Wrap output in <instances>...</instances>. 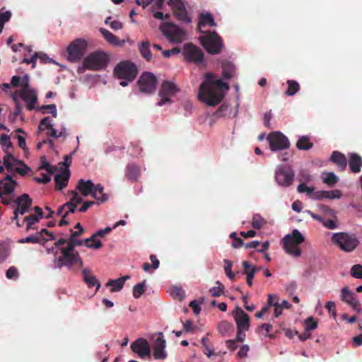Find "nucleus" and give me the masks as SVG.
I'll use <instances>...</instances> for the list:
<instances>
[{
	"label": "nucleus",
	"mask_w": 362,
	"mask_h": 362,
	"mask_svg": "<svg viewBox=\"0 0 362 362\" xmlns=\"http://www.w3.org/2000/svg\"><path fill=\"white\" fill-rule=\"evenodd\" d=\"M229 89L227 83L221 79H214V74L207 73L202 83L198 93V98L209 106H216L223 100L225 93Z\"/></svg>",
	"instance_id": "nucleus-1"
},
{
	"label": "nucleus",
	"mask_w": 362,
	"mask_h": 362,
	"mask_svg": "<svg viewBox=\"0 0 362 362\" xmlns=\"http://www.w3.org/2000/svg\"><path fill=\"white\" fill-rule=\"evenodd\" d=\"M83 244V240H79L77 238H69L67 245L65 247H59L60 255L57 259L58 267L61 269L63 267H66L69 269H72L74 266H78L81 268L83 265L81 257L77 251H75L76 246H81Z\"/></svg>",
	"instance_id": "nucleus-2"
},
{
	"label": "nucleus",
	"mask_w": 362,
	"mask_h": 362,
	"mask_svg": "<svg viewBox=\"0 0 362 362\" xmlns=\"http://www.w3.org/2000/svg\"><path fill=\"white\" fill-rule=\"evenodd\" d=\"M331 240L334 245L345 252H353L360 243L355 234L346 232L334 233Z\"/></svg>",
	"instance_id": "nucleus-3"
},
{
	"label": "nucleus",
	"mask_w": 362,
	"mask_h": 362,
	"mask_svg": "<svg viewBox=\"0 0 362 362\" xmlns=\"http://www.w3.org/2000/svg\"><path fill=\"white\" fill-rule=\"evenodd\" d=\"M283 247L286 252L295 257H300L302 251L299 245L305 241V237L297 229L287 234L282 240Z\"/></svg>",
	"instance_id": "nucleus-4"
},
{
	"label": "nucleus",
	"mask_w": 362,
	"mask_h": 362,
	"mask_svg": "<svg viewBox=\"0 0 362 362\" xmlns=\"http://www.w3.org/2000/svg\"><path fill=\"white\" fill-rule=\"evenodd\" d=\"M201 45L211 54H218L223 47V41L216 32L209 31L199 37Z\"/></svg>",
	"instance_id": "nucleus-5"
},
{
	"label": "nucleus",
	"mask_w": 362,
	"mask_h": 362,
	"mask_svg": "<svg viewBox=\"0 0 362 362\" xmlns=\"http://www.w3.org/2000/svg\"><path fill=\"white\" fill-rule=\"evenodd\" d=\"M109 62L108 56L103 52H95L86 57L83 62L86 69L98 71L105 69Z\"/></svg>",
	"instance_id": "nucleus-6"
},
{
	"label": "nucleus",
	"mask_w": 362,
	"mask_h": 362,
	"mask_svg": "<svg viewBox=\"0 0 362 362\" xmlns=\"http://www.w3.org/2000/svg\"><path fill=\"white\" fill-rule=\"evenodd\" d=\"M137 74L136 66L129 61L121 62L114 69V74L116 77L129 81H134Z\"/></svg>",
	"instance_id": "nucleus-7"
},
{
	"label": "nucleus",
	"mask_w": 362,
	"mask_h": 362,
	"mask_svg": "<svg viewBox=\"0 0 362 362\" xmlns=\"http://www.w3.org/2000/svg\"><path fill=\"white\" fill-rule=\"evenodd\" d=\"M183 55L185 59L197 65L206 66L203 51L192 42L187 43L183 47Z\"/></svg>",
	"instance_id": "nucleus-8"
},
{
	"label": "nucleus",
	"mask_w": 362,
	"mask_h": 362,
	"mask_svg": "<svg viewBox=\"0 0 362 362\" xmlns=\"http://www.w3.org/2000/svg\"><path fill=\"white\" fill-rule=\"evenodd\" d=\"M272 151H281L290 147L288 139L280 132H273L267 138Z\"/></svg>",
	"instance_id": "nucleus-9"
},
{
	"label": "nucleus",
	"mask_w": 362,
	"mask_h": 362,
	"mask_svg": "<svg viewBox=\"0 0 362 362\" xmlns=\"http://www.w3.org/2000/svg\"><path fill=\"white\" fill-rule=\"evenodd\" d=\"M160 29L166 38L172 42L180 43L184 40L185 33L174 24L165 23L160 26Z\"/></svg>",
	"instance_id": "nucleus-10"
},
{
	"label": "nucleus",
	"mask_w": 362,
	"mask_h": 362,
	"mask_svg": "<svg viewBox=\"0 0 362 362\" xmlns=\"http://www.w3.org/2000/svg\"><path fill=\"white\" fill-rule=\"evenodd\" d=\"M87 47L86 40L78 38L74 40L67 47L68 59L70 62H76L82 58Z\"/></svg>",
	"instance_id": "nucleus-11"
},
{
	"label": "nucleus",
	"mask_w": 362,
	"mask_h": 362,
	"mask_svg": "<svg viewBox=\"0 0 362 362\" xmlns=\"http://www.w3.org/2000/svg\"><path fill=\"white\" fill-rule=\"evenodd\" d=\"M156 83L157 78L156 76L148 71L143 73L137 81L140 91L148 94L155 92Z\"/></svg>",
	"instance_id": "nucleus-12"
},
{
	"label": "nucleus",
	"mask_w": 362,
	"mask_h": 362,
	"mask_svg": "<svg viewBox=\"0 0 362 362\" xmlns=\"http://www.w3.org/2000/svg\"><path fill=\"white\" fill-rule=\"evenodd\" d=\"M177 90L178 89L174 83L165 81L159 90L158 95L160 97V100L158 102L157 105L162 106L166 103H170L171 102L170 97L173 96Z\"/></svg>",
	"instance_id": "nucleus-13"
},
{
	"label": "nucleus",
	"mask_w": 362,
	"mask_h": 362,
	"mask_svg": "<svg viewBox=\"0 0 362 362\" xmlns=\"http://www.w3.org/2000/svg\"><path fill=\"white\" fill-rule=\"evenodd\" d=\"M275 178L279 185L288 187L293 183L294 173L290 168L280 165L276 170Z\"/></svg>",
	"instance_id": "nucleus-14"
},
{
	"label": "nucleus",
	"mask_w": 362,
	"mask_h": 362,
	"mask_svg": "<svg viewBox=\"0 0 362 362\" xmlns=\"http://www.w3.org/2000/svg\"><path fill=\"white\" fill-rule=\"evenodd\" d=\"M131 349L141 358L149 357L151 355L150 344L144 338H139L133 341L131 344Z\"/></svg>",
	"instance_id": "nucleus-15"
},
{
	"label": "nucleus",
	"mask_w": 362,
	"mask_h": 362,
	"mask_svg": "<svg viewBox=\"0 0 362 362\" xmlns=\"http://www.w3.org/2000/svg\"><path fill=\"white\" fill-rule=\"evenodd\" d=\"M165 340L162 332L158 333V337L153 343V356L156 360H164L167 357Z\"/></svg>",
	"instance_id": "nucleus-16"
},
{
	"label": "nucleus",
	"mask_w": 362,
	"mask_h": 362,
	"mask_svg": "<svg viewBox=\"0 0 362 362\" xmlns=\"http://www.w3.org/2000/svg\"><path fill=\"white\" fill-rule=\"evenodd\" d=\"M168 5L172 7L175 17L183 22H191L190 18L187 16V12L184 3L182 0H169Z\"/></svg>",
	"instance_id": "nucleus-17"
},
{
	"label": "nucleus",
	"mask_w": 362,
	"mask_h": 362,
	"mask_svg": "<svg viewBox=\"0 0 362 362\" xmlns=\"http://www.w3.org/2000/svg\"><path fill=\"white\" fill-rule=\"evenodd\" d=\"M341 298L343 301L347 303L356 312L358 313L362 312L359 300L357 299L355 293L347 287L341 289Z\"/></svg>",
	"instance_id": "nucleus-18"
},
{
	"label": "nucleus",
	"mask_w": 362,
	"mask_h": 362,
	"mask_svg": "<svg viewBox=\"0 0 362 362\" xmlns=\"http://www.w3.org/2000/svg\"><path fill=\"white\" fill-rule=\"evenodd\" d=\"M234 319L237 324V329L248 330L250 328V317L240 307L233 311Z\"/></svg>",
	"instance_id": "nucleus-19"
},
{
	"label": "nucleus",
	"mask_w": 362,
	"mask_h": 362,
	"mask_svg": "<svg viewBox=\"0 0 362 362\" xmlns=\"http://www.w3.org/2000/svg\"><path fill=\"white\" fill-rule=\"evenodd\" d=\"M17 185V182L13 179L11 175H6L3 179L0 180V197L4 195L11 194Z\"/></svg>",
	"instance_id": "nucleus-20"
},
{
	"label": "nucleus",
	"mask_w": 362,
	"mask_h": 362,
	"mask_svg": "<svg viewBox=\"0 0 362 362\" xmlns=\"http://www.w3.org/2000/svg\"><path fill=\"white\" fill-rule=\"evenodd\" d=\"M20 98L26 103L28 110H33L35 108V104L37 100V93L34 89L20 90Z\"/></svg>",
	"instance_id": "nucleus-21"
},
{
	"label": "nucleus",
	"mask_w": 362,
	"mask_h": 362,
	"mask_svg": "<svg viewBox=\"0 0 362 362\" xmlns=\"http://www.w3.org/2000/svg\"><path fill=\"white\" fill-rule=\"evenodd\" d=\"M14 202L17 205L16 209L18 212H20V214L21 215H23L29 211L33 203L32 199L30 198L28 194H23Z\"/></svg>",
	"instance_id": "nucleus-22"
},
{
	"label": "nucleus",
	"mask_w": 362,
	"mask_h": 362,
	"mask_svg": "<svg viewBox=\"0 0 362 362\" xmlns=\"http://www.w3.org/2000/svg\"><path fill=\"white\" fill-rule=\"evenodd\" d=\"M71 194L72 195L69 202L64 204V206L67 209V211L64 214L65 216H68L69 213H74L76 206L78 204L83 202V198L76 191H71Z\"/></svg>",
	"instance_id": "nucleus-23"
},
{
	"label": "nucleus",
	"mask_w": 362,
	"mask_h": 362,
	"mask_svg": "<svg viewBox=\"0 0 362 362\" xmlns=\"http://www.w3.org/2000/svg\"><path fill=\"white\" fill-rule=\"evenodd\" d=\"M81 274L83 276V280L88 286V288H92L95 286L96 291H98L100 288V283L96 279L95 276L92 274V272L90 269L85 268L81 271Z\"/></svg>",
	"instance_id": "nucleus-24"
},
{
	"label": "nucleus",
	"mask_w": 362,
	"mask_h": 362,
	"mask_svg": "<svg viewBox=\"0 0 362 362\" xmlns=\"http://www.w3.org/2000/svg\"><path fill=\"white\" fill-rule=\"evenodd\" d=\"M308 214H309L313 219L322 223L323 226L331 230H334L338 228V223L337 216L333 217V219L325 220L321 216L312 212L310 210H307L305 211Z\"/></svg>",
	"instance_id": "nucleus-25"
},
{
	"label": "nucleus",
	"mask_w": 362,
	"mask_h": 362,
	"mask_svg": "<svg viewBox=\"0 0 362 362\" xmlns=\"http://www.w3.org/2000/svg\"><path fill=\"white\" fill-rule=\"evenodd\" d=\"M95 185L91 180H80L76 185V189L78 190L84 197L91 195L94 190Z\"/></svg>",
	"instance_id": "nucleus-26"
},
{
	"label": "nucleus",
	"mask_w": 362,
	"mask_h": 362,
	"mask_svg": "<svg viewBox=\"0 0 362 362\" xmlns=\"http://www.w3.org/2000/svg\"><path fill=\"white\" fill-rule=\"evenodd\" d=\"M243 274L246 275V281L249 286H252V279L255 273L259 271V269L254 267L247 261L243 262Z\"/></svg>",
	"instance_id": "nucleus-27"
},
{
	"label": "nucleus",
	"mask_w": 362,
	"mask_h": 362,
	"mask_svg": "<svg viewBox=\"0 0 362 362\" xmlns=\"http://www.w3.org/2000/svg\"><path fill=\"white\" fill-rule=\"evenodd\" d=\"M349 165L352 173H360L362 167V158L357 153H350L349 155Z\"/></svg>",
	"instance_id": "nucleus-28"
},
{
	"label": "nucleus",
	"mask_w": 362,
	"mask_h": 362,
	"mask_svg": "<svg viewBox=\"0 0 362 362\" xmlns=\"http://www.w3.org/2000/svg\"><path fill=\"white\" fill-rule=\"evenodd\" d=\"M100 32L103 37L107 40V42L112 45L122 47L125 43L124 40H119L117 36L113 35L111 32L105 28H100Z\"/></svg>",
	"instance_id": "nucleus-29"
},
{
	"label": "nucleus",
	"mask_w": 362,
	"mask_h": 362,
	"mask_svg": "<svg viewBox=\"0 0 362 362\" xmlns=\"http://www.w3.org/2000/svg\"><path fill=\"white\" fill-rule=\"evenodd\" d=\"M330 160L335 163L340 170L344 171L347 165V160L346 156L339 152V151H333L330 158Z\"/></svg>",
	"instance_id": "nucleus-30"
},
{
	"label": "nucleus",
	"mask_w": 362,
	"mask_h": 362,
	"mask_svg": "<svg viewBox=\"0 0 362 362\" xmlns=\"http://www.w3.org/2000/svg\"><path fill=\"white\" fill-rule=\"evenodd\" d=\"M70 177V171L66 170L63 173H58L54 177V182L56 184V189L62 190L68 185L69 179Z\"/></svg>",
	"instance_id": "nucleus-31"
},
{
	"label": "nucleus",
	"mask_w": 362,
	"mask_h": 362,
	"mask_svg": "<svg viewBox=\"0 0 362 362\" xmlns=\"http://www.w3.org/2000/svg\"><path fill=\"white\" fill-rule=\"evenodd\" d=\"M140 168L134 163H129L126 167L125 175L132 182H136L140 176Z\"/></svg>",
	"instance_id": "nucleus-32"
},
{
	"label": "nucleus",
	"mask_w": 362,
	"mask_h": 362,
	"mask_svg": "<svg viewBox=\"0 0 362 362\" xmlns=\"http://www.w3.org/2000/svg\"><path fill=\"white\" fill-rule=\"evenodd\" d=\"M223 77L226 79L233 78L235 73V66L230 62L224 60L222 62Z\"/></svg>",
	"instance_id": "nucleus-33"
},
{
	"label": "nucleus",
	"mask_w": 362,
	"mask_h": 362,
	"mask_svg": "<svg viewBox=\"0 0 362 362\" xmlns=\"http://www.w3.org/2000/svg\"><path fill=\"white\" fill-rule=\"evenodd\" d=\"M138 48L141 56L147 62H150L153 57L150 50V42L148 40L141 42L139 44Z\"/></svg>",
	"instance_id": "nucleus-34"
},
{
	"label": "nucleus",
	"mask_w": 362,
	"mask_h": 362,
	"mask_svg": "<svg viewBox=\"0 0 362 362\" xmlns=\"http://www.w3.org/2000/svg\"><path fill=\"white\" fill-rule=\"evenodd\" d=\"M3 163L6 170L12 173V174L16 168L15 163L23 164V162L16 160L11 153L6 155L3 158Z\"/></svg>",
	"instance_id": "nucleus-35"
},
{
	"label": "nucleus",
	"mask_w": 362,
	"mask_h": 362,
	"mask_svg": "<svg viewBox=\"0 0 362 362\" xmlns=\"http://www.w3.org/2000/svg\"><path fill=\"white\" fill-rule=\"evenodd\" d=\"M199 18L200 21L198 24L199 30H200L202 26H205L206 25H209L211 27L216 26L214 19L210 13H201Z\"/></svg>",
	"instance_id": "nucleus-36"
},
{
	"label": "nucleus",
	"mask_w": 362,
	"mask_h": 362,
	"mask_svg": "<svg viewBox=\"0 0 362 362\" xmlns=\"http://www.w3.org/2000/svg\"><path fill=\"white\" fill-rule=\"evenodd\" d=\"M92 197L100 202H104L107 200V196L104 193V187L102 185L98 184L95 185Z\"/></svg>",
	"instance_id": "nucleus-37"
},
{
	"label": "nucleus",
	"mask_w": 362,
	"mask_h": 362,
	"mask_svg": "<svg viewBox=\"0 0 362 362\" xmlns=\"http://www.w3.org/2000/svg\"><path fill=\"white\" fill-rule=\"evenodd\" d=\"M313 146V144L310 141V138L308 136H300L296 142V148L299 150H309Z\"/></svg>",
	"instance_id": "nucleus-38"
},
{
	"label": "nucleus",
	"mask_w": 362,
	"mask_h": 362,
	"mask_svg": "<svg viewBox=\"0 0 362 362\" xmlns=\"http://www.w3.org/2000/svg\"><path fill=\"white\" fill-rule=\"evenodd\" d=\"M218 330L222 336L225 337L233 331V325L227 321H221L218 325Z\"/></svg>",
	"instance_id": "nucleus-39"
},
{
	"label": "nucleus",
	"mask_w": 362,
	"mask_h": 362,
	"mask_svg": "<svg viewBox=\"0 0 362 362\" xmlns=\"http://www.w3.org/2000/svg\"><path fill=\"white\" fill-rule=\"evenodd\" d=\"M288 88L285 91V94L288 96H293L297 93L300 90V85L298 83L293 80L287 81Z\"/></svg>",
	"instance_id": "nucleus-40"
},
{
	"label": "nucleus",
	"mask_w": 362,
	"mask_h": 362,
	"mask_svg": "<svg viewBox=\"0 0 362 362\" xmlns=\"http://www.w3.org/2000/svg\"><path fill=\"white\" fill-rule=\"evenodd\" d=\"M106 286H111L110 291L111 292H118L124 286L123 281L119 278L117 279H110L106 284Z\"/></svg>",
	"instance_id": "nucleus-41"
},
{
	"label": "nucleus",
	"mask_w": 362,
	"mask_h": 362,
	"mask_svg": "<svg viewBox=\"0 0 362 362\" xmlns=\"http://www.w3.org/2000/svg\"><path fill=\"white\" fill-rule=\"evenodd\" d=\"M322 178L323 182L329 186L335 185L339 180L338 177L334 173L332 172L327 173H324L322 174Z\"/></svg>",
	"instance_id": "nucleus-42"
},
{
	"label": "nucleus",
	"mask_w": 362,
	"mask_h": 362,
	"mask_svg": "<svg viewBox=\"0 0 362 362\" xmlns=\"http://www.w3.org/2000/svg\"><path fill=\"white\" fill-rule=\"evenodd\" d=\"M40 219L35 214H30L24 218V221L26 222V231L28 232L31 229H35L36 228L33 226L38 223Z\"/></svg>",
	"instance_id": "nucleus-43"
},
{
	"label": "nucleus",
	"mask_w": 362,
	"mask_h": 362,
	"mask_svg": "<svg viewBox=\"0 0 362 362\" xmlns=\"http://www.w3.org/2000/svg\"><path fill=\"white\" fill-rule=\"evenodd\" d=\"M267 223L266 220L259 214H255L252 216V226L255 229H259Z\"/></svg>",
	"instance_id": "nucleus-44"
},
{
	"label": "nucleus",
	"mask_w": 362,
	"mask_h": 362,
	"mask_svg": "<svg viewBox=\"0 0 362 362\" xmlns=\"http://www.w3.org/2000/svg\"><path fill=\"white\" fill-rule=\"evenodd\" d=\"M83 242L86 246L88 248L99 249L103 245L101 241L99 240H95V238H93V235L90 238H86L84 240H83Z\"/></svg>",
	"instance_id": "nucleus-45"
},
{
	"label": "nucleus",
	"mask_w": 362,
	"mask_h": 362,
	"mask_svg": "<svg viewBox=\"0 0 362 362\" xmlns=\"http://www.w3.org/2000/svg\"><path fill=\"white\" fill-rule=\"evenodd\" d=\"M37 110H42V113H51L54 117H57V106L54 104L42 105L37 108Z\"/></svg>",
	"instance_id": "nucleus-46"
},
{
	"label": "nucleus",
	"mask_w": 362,
	"mask_h": 362,
	"mask_svg": "<svg viewBox=\"0 0 362 362\" xmlns=\"http://www.w3.org/2000/svg\"><path fill=\"white\" fill-rule=\"evenodd\" d=\"M10 254V247L5 243H0V262H4Z\"/></svg>",
	"instance_id": "nucleus-47"
},
{
	"label": "nucleus",
	"mask_w": 362,
	"mask_h": 362,
	"mask_svg": "<svg viewBox=\"0 0 362 362\" xmlns=\"http://www.w3.org/2000/svg\"><path fill=\"white\" fill-rule=\"evenodd\" d=\"M44 169L49 174H53L57 171L55 166L51 165L46 160L45 156L41 157V165L39 170Z\"/></svg>",
	"instance_id": "nucleus-48"
},
{
	"label": "nucleus",
	"mask_w": 362,
	"mask_h": 362,
	"mask_svg": "<svg viewBox=\"0 0 362 362\" xmlns=\"http://www.w3.org/2000/svg\"><path fill=\"white\" fill-rule=\"evenodd\" d=\"M146 284L145 281L139 283L133 288V296L135 298H139L145 292Z\"/></svg>",
	"instance_id": "nucleus-49"
},
{
	"label": "nucleus",
	"mask_w": 362,
	"mask_h": 362,
	"mask_svg": "<svg viewBox=\"0 0 362 362\" xmlns=\"http://www.w3.org/2000/svg\"><path fill=\"white\" fill-rule=\"evenodd\" d=\"M39 237L40 235L35 233L34 235L26 237L25 238L20 240L18 242L20 243H39L41 245H45Z\"/></svg>",
	"instance_id": "nucleus-50"
},
{
	"label": "nucleus",
	"mask_w": 362,
	"mask_h": 362,
	"mask_svg": "<svg viewBox=\"0 0 362 362\" xmlns=\"http://www.w3.org/2000/svg\"><path fill=\"white\" fill-rule=\"evenodd\" d=\"M218 286H214L209 289V293L213 297H218L223 294L224 286L219 281L216 283Z\"/></svg>",
	"instance_id": "nucleus-51"
},
{
	"label": "nucleus",
	"mask_w": 362,
	"mask_h": 362,
	"mask_svg": "<svg viewBox=\"0 0 362 362\" xmlns=\"http://www.w3.org/2000/svg\"><path fill=\"white\" fill-rule=\"evenodd\" d=\"M324 194V199H340L342 196V193L339 189H334L331 191H326L325 190V192L322 193Z\"/></svg>",
	"instance_id": "nucleus-52"
},
{
	"label": "nucleus",
	"mask_w": 362,
	"mask_h": 362,
	"mask_svg": "<svg viewBox=\"0 0 362 362\" xmlns=\"http://www.w3.org/2000/svg\"><path fill=\"white\" fill-rule=\"evenodd\" d=\"M170 294L173 298L180 300H182L185 296V291L177 286H175L171 289Z\"/></svg>",
	"instance_id": "nucleus-53"
},
{
	"label": "nucleus",
	"mask_w": 362,
	"mask_h": 362,
	"mask_svg": "<svg viewBox=\"0 0 362 362\" xmlns=\"http://www.w3.org/2000/svg\"><path fill=\"white\" fill-rule=\"evenodd\" d=\"M209 339L206 337H204L202 339V344L204 346L203 352L204 354H206L208 357L214 355V349L211 348L210 346L208 344Z\"/></svg>",
	"instance_id": "nucleus-54"
},
{
	"label": "nucleus",
	"mask_w": 362,
	"mask_h": 362,
	"mask_svg": "<svg viewBox=\"0 0 362 362\" xmlns=\"http://www.w3.org/2000/svg\"><path fill=\"white\" fill-rule=\"evenodd\" d=\"M224 270L226 276L231 280L235 279V274L232 272V262L230 260L224 259Z\"/></svg>",
	"instance_id": "nucleus-55"
},
{
	"label": "nucleus",
	"mask_w": 362,
	"mask_h": 362,
	"mask_svg": "<svg viewBox=\"0 0 362 362\" xmlns=\"http://www.w3.org/2000/svg\"><path fill=\"white\" fill-rule=\"evenodd\" d=\"M305 330L310 332L317 327V322L314 320L313 316L309 317L305 320Z\"/></svg>",
	"instance_id": "nucleus-56"
},
{
	"label": "nucleus",
	"mask_w": 362,
	"mask_h": 362,
	"mask_svg": "<svg viewBox=\"0 0 362 362\" xmlns=\"http://www.w3.org/2000/svg\"><path fill=\"white\" fill-rule=\"evenodd\" d=\"M350 274L356 279H362V265L355 264L350 270Z\"/></svg>",
	"instance_id": "nucleus-57"
},
{
	"label": "nucleus",
	"mask_w": 362,
	"mask_h": 362,
	"mask_svg": "<svg viewBox=\"0 0 362 362\" xmlns=\"http://www.w3.org/2000/svg\"><path fill=\"white\" fill-rule=\"evenodd\" d=\"M52 119L49 117H44L40 122L38 130L39 132H42L45 129L51 128L53 125L51 123Z\"/></svg>",
	"instance_id": "nucleus-58"
},
{
	"label": "nucleus",
	"mask_w": 362,
	"mask_h": 362,
	"mask_svg": "<svg viewBox=\"0 0 362 362\" xmlns=\"http://www.w3.org/2000/svg\"><path fill=\"white\" fill-rule=\"evenodd\" d=\"M11 17V13L10 11H6L4 13H0V33L2 32L4 23L10 20Z\"/></svg>",
	"instance_id": "nucleus-59"
},
{
	"label": "nucleus",
	"mask_w": 362,
	"mask_h": 362,
	"mask_svg": "<svg viewBox=\"0 0 362 362\" xmlns=\"http://www.w3.org/2000/svg\"><path fill=\"white\" fill-rule=\"evenodd\" d=\"M48 131L46 133L48 136H52L54 138H59L61 136H64L65 134V129H62L59 133H57V130L53 127V126L51 128L47 129Z\"/></svg>",
	"instance_id": "nucleus-60"
},
{
	"label": "nucleus",
	"mask_w": 362,
	"mask_h": 362,
	"mask_svg": "<svg viewBox=\"0 0 362 362\" xmlns=\"http://www.w3.org/2000/svg\"><path fill=\"white\" fill-rule=\"evenodd\" d=\"M298 192H300V193H303V192H306L307 194L309 196V197H311L312 196V194L314 191V188L313 187H309L306 185V184L305 183H301L298 186Z\"/></svg>",
	"instance_id": "nucleus-61"
},
{
	"label": "nucleus",
	"mask_w": 362,
	"mask_h": 362,
	"mask_svg": "<svg viewBox=\"0 0 362 362\" xmlns=\"http://www.w3.org/2000/svg\"><path fill=\"white\" fill-rule=\"evenodd\" d=\"M318 207L321 212H322L328 216H330L332 217H335L336 212L334 211V210L331 209L329 206H328L327 205H324V204H320L318 206Z\"/></svg>",
	"instance_id": "nucleus-62"
},
{
	"label": "nucleus",
	"mask_w": 362,
	"mask_h": 362,
	"mask_svg": "<svg viewBox=\"0 0 362 362\" xmlns=\"http://www.w3.org/2000/svg\"><path fill=\"white\" fill-rule=\"evenodd\" d=\"M35 54H37V59H40V62L44 64H47V63L56 64V62L52 59H50L46 54H45L43 52H35Z\"/></svg>",
	"instance_id": "nucleus-63"
},
{
	"label": "nucleus",
	"mask_w": 362,
	"mask_h": 362,
	"mask_svg": "<svg viewBox=\"0 0 362 362\" xmlns=\"http://www.w3.org/2000/svg\"><path fill=\"white\" fill-rule=\"evenodd\" d=\"M180 49L179 47H174L172 49L162 50V54L164 57L169 58L172 55L179 54Z\"/></svg>",
	"instance_id": "nucleus-64"
}]
</instances>
